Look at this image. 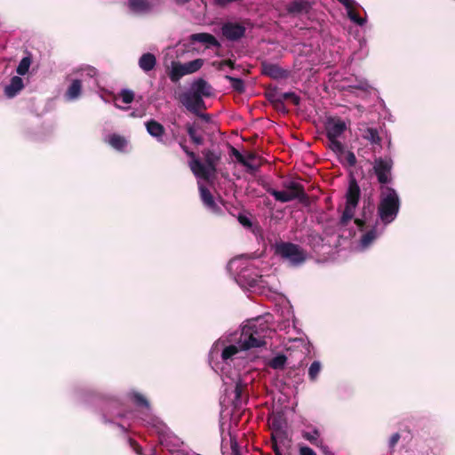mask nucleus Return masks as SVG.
<instances>
[{
  "label": "nucleus",
  "instance_id": "bf43d9fd",
  "mask_svg": "<svg viewBox=\"0 0 455 455\" xmlns=\"http://www.w3.org/2000/svg\"><path fill=\"white\" fill-rule=\"evenodd\" d=\"M232 454L233 455H241L238 449H236V448H232Z\"/></svg>",
  "mask_w": 455,
  "mask_h": 455
},
{
  "label": "nucleus",
  "instance_id": "f257e3e1",
  "mask_svg": "<svg viewBox=\"0 0 455 455\" xmlns=\"http://www.w3.org/2000/svg\"><path fill=\"white\" fill-rule=\"evenodd\" d=\"M270 331L267 323L258 320L243 326L238 339L240 349L248 350L265 346V339Z\"/></svg>",
  "mask_w": 455,
  "mask_h": 455
},
{
  "label": "nucleus",
  "instance_id": "6ab92c4d",
  "mask_svg": "<svg viewBox=\"0 0 455 455\" xmlns=\"http://www.w3.org/2000/svg\"><path fill=\"white\" fill-rule=\"evenodd\" d=\"M156 65V59L153 53L148 52L141 55L139 60L140 68L145 71L149 72L155 68Z\"/></svg>",
  "mask_w": 455,
  "mask_h": 455
},
{
  "label": "nucleus",
  "instance_id": "c03bdc74",
  "mask_svg": "<svg viewBox=\"0 0 455 455\" xmlns=\"http://www.w3.org/2000/svg\"><path fill=\"white\" fill-rule=\"evenodd\" d=\"M271 429L274 431H280L283 428V421L281 417L275 416L270 421Z\"/></svg>",
  "mask_w": 455,
  "mask_h": 455
},
{
  "label": "nucleus",
  "instance_id": "0eeeda50",
  "mask_svg": "<svg viewBox=\"0 0 455 455\" xmlns=\"http://www.w3.org/2000/svg\"><path fill=\"white\" fill-rule=\"evenodd\" d=\"M394 162L390 157H376L372 163V172L380 185V190L383 188H389L387 185L393 181L392 170Z\"/></svg>",
  "mask_w": 455,
  "mask_h": 455
},
{
  "label": "nucleus",
  "instance_id": "680f3d73",
  "mask_svg": "<svg viewBox=\"0 0 455 455\" xmlns=\"http://www.w3.org/2000/svg\"><path fill=\"white\" fill-rule=\"evenodd\" d=\"M172 136H173V138H174V139H176V138H177V133H174V132H173V133H172Z\"/></svg>",
  "mask_w": 455,
  "mask_h": 455
},
{
  "label": "nucleus",
  "instance_id": "ddd939ff",
  "mask_svg": "<svg viewBox=\"0 0 455 455\" xmlns=\"http://www.w3.org/2000/svg\"><path fill=\"white\" fill-rule=\"evenodd\" d=\"M191 42H199L206 44L207 47L216 46L219 47L220 44L214 36L209 33H196L190 36Z\"/></svg>",
  "mask_w": 455,
  "mask_h": 455
},
{
  "label": "nucleus",
  "instance_id": "5701e85b",
  "mask_svg": "<svg viewBox=\"0 0 455 455\" xmlns=\"http://www.w3.org/2000/svg\"><path fill=\"white\" fill-rule=\"evenodd\" d=\"M362 131H363V138L364 140H368L371 144L380 145L381 138H380L379 132L376 128L366 127V128L363 129Z\"/></svg>",
  "mask_w": 455,
  "mask_h": 455
},
{
  "label": "nucleus",
  "instance_id": "0e129e2a",
  "mask_svg": "<svg viewBox=\"0 0 455 455\" xmlns=\"http://www.w3.org/2000/svg\"><path fill=\"white\" fill-rule=\"evenodd\" d=\"M339 2H340V0H338Z\"/></svg>",
  "mask_w": 455,
  "mask_h": 455
},
{
  "label": "nucleus",
  "instance_id": "052dcab7",
  "mask_svg": "<svg viewBox=\"0 0 455 455\" xmlns=\"http://www.w3.org/2000/svg\"><path fill=\"white\" fill-rule=\"evenodd\" d=\"M202 130L201 125L196 122V131Z\"/></svg>",
  "mask_w": 455,
  "mask_h": 455
},
{
  "label": "nucleus",
  "instance_id": "f704fd0d",
  "mask_svg": "<svg viewBox=\"0 0 455 455\" xmlns=\"http://www.w3.org/2000/svg\"><path fill=\"white\" fill-rule=\"evenodd\" d=\"M30 64H31L30 57L22 58L19 63V66L17 67V69H16L17 73L20 76L26 75L29 69Z\"/></svg>",
  "mask_w": 455,
  "mask_h": 455
},
{
  "label": "nucleus",
  "instance_id": "864d4df0",
  "mask_svg": "<svg viewBox=\"0 0 455 455\" xmlns=\"http://www.w3.org/2000/svg\"><path fill=\"white\" fill-rule=\"evenodd\" d=\"M271 441H272L273 451L275 453L281 452L280 448H279V446L277 444V441H276L275 437L273 435H272V437H271Z\"/></svg>",
  "mask_w": 455,
  "mask_h": 455
},
{
  "label": "nucleus",
  "instance_id": "2f4dec72",
  "mask_svg": "<svg viewBox=\"0 0 455 455\" xmlns=\"http://www.w3.org/2000/svg\"><path fill=\"white\" fill-rule=\"evenodd\" d=\"M265 97L273 105L276 101L283 100V92H279L277 88H269L265 92Z\"/></svg>",
  "mask_w": 455,
  "mask_h": 455
},
{
  "label": "nucleus",
  "instance_id": "603ef678",
  "mask_svg": "<svg viewBox=\"0 0 455 455\" xmlns=\"http://www.w3.org/2000/svg\"><path fill=\"white\" fill-rule=\"evenodd\" d=\"M347 10L353 9L355 6V2L353 0H340L339 2Z\"/></svg>",
  "mask_w": 455,
  "mask_h": 455
},
{
  "label": "nucleus",
  "instance_id": "79ce46f5",
  "mask_svg": "<svg viewBox=\"0 0 455 455\" xmlns=\"http://www.w3.org/2000/svg\"><path fill=\"white\" fill-rule=\"evenodd\" d=\"M283 100H290L295 106H299L300 104V98L291 92H283Z\"/></svg>",
  "mask_w": 455,
  "mask_h": 455
},
{
  "label": "nucleus",
  "instance_id": "09e8293b",
  "mask_svg": "<svg viewBox=\"0 0 455 455\" xmlns=\"http://www.w3.org/2000/svg\"><path fill=\"white\" fill-rule=\"evenodd\" d=\"M346 159L349 166L353 167L356 164V157L352 151L347 153Z\"/></svg>",
  "mask_w": 455,
  "mask_h": 455
},
{
  "label": "nucleus",
  "instance_id": "a18cd8bd",
  "mask_svg": "<svg viewBox=\"0 0 455 455\" xmlns=\"http://www.w3.org/2000/svg\"><path fill=\"white\" fill-rule=\"evenodd\" d=\"M237 220L238 222L244 228H252V222L251 220H250L249 217H247L246 215L244 214H242L240 213L238 216H237Z\"/></svg>",
  "mask_w": 455,
  "mask_h": 455
},
{
  "label": "nucleus",
  "instance_id": "20e7f679",
  "mask_svg": "<svg viewBox=\"0 0 455 455\" xmlns=\"http://www.w3.org/2000/svg\"><path fill=\"white\" fill-rule=\"evenodd\" d=\"M204 164L199 159L200 166L197 168L193 164H189V168L196 178L209 180L212 176L217 172L218 164L221 159V153L210 148L202 150Z\"/></svg>",
  "mask_w": 455,
  "mask_h": 455
},
{
  "label": "nucleus",
  "instance_id": "5fc2aeb1",
  "mask_svg": "<svg viewBox=\"0 0 455 455\" xmlns=\"http://www.w3.org/2000/svg\"><path fill=\"white\" fill-rule=\"evenodd\" d=\"M196 116H197L206 123H209L211 121V116L209 114L202 113V111H199L198 114H196Z\"/></svg>",
  "mask_w": 455,
  "mask_h": 455
},
{
  "label": "nucleus",
  "instance_id": "37998d69",
  "mask_svg": "<svg viewBox=\"0 0 455 455\" xmlns=\"http://www.w3.org/2000/svg\"><path fill=\"white\" fill-rule=\"evenodd\" d=\"M319 433L317 430H315L313 433L304 432L303 437L309 441L312 444H317Z\"/></svg>",
  "mask_w": 455,
  "mask_h": 455
},
{
  "label": "nucleus",
  "instance_id": "f03ea898",
  "mask_svg": "<svg viewBox=\"0 0 455 455\" xmlns=\"http://www.w3.org/2000/svg\"><path fill=\"white\" fill-rule=\"evenodd\" d=\"M400 209L398 194L393 188H383L380 190L378 215L380 220L387 225L395 220Z\"/></svg>",
  "mask_w": 455,
  "mask_h": 455
},
{
  "label": "nucleus",
  "instance_id": "6e6d98bb",
  "mask_svg": "<svg viewBox=\"0 0 455 455\" xmlns=\"http://www.w3.org/2000/svg\"><path fill=\"white\" fill-rule=\"evenodd\" d=\"M245 158H246V159L251 163V161H254V160L258 159L259 157H258V156H257V154H256V153H254V152H249V153L246 155Z\"/></svg>",
  "mask_w": 455,
  "mask_h": 455
},
{
  "label": "nucleus",
  "instance_id": "c85d7f7f",
  "mask_svg": "<svg viewBox=\"0 0 455 455\" xmlns=\"http://www.w3.org/2000/svg\"><path fill=\"white\" fill-rule=\"evenodd\" d=\"M247 390V384L243 382L241 379H238L236 382H235V403L237 405L238 403H241L242 401V397H243V394Z\"/></svg>",
  "mask_w": 455,
  "mask_h": 455
},
{
  "label": "nucleus",
  "instance_id": "4be33fe9",
  "mask_svg": "<svg viewBox=\"0 0 455 455\" xmlns=\"http://www.w3.org/2000/svg\"><path fill=\"white\" fill-rule=\"evenodd\" d=\"M186 131L191 140V141L197 145H203L204 142V137L197 133L196 131V122H194L193 124L188 123L185 125Z\"/></svg>",
  "mask_w": 455,
  "mask_h": 455
},
{
  "label": "nucleus",
  "instance_id": "2eb2a0df",
  "mask_svg": "<svg viewBox=\"0 0 455 455\" xmlns=\"http://www.w3.org/2000/svg\"><path fill=\"white\" fill-rule=\"evenodd\" d=\"M199 191H200L201 200L203 201L204 204L206 207H208L214 212H217L220 210V207L215 203L211 191L206 187L200 186Z\"/></svg>",
  "mask_w": 455,
  "mask_h": 455
},
{
  "label": "nucleus",
  "instance_id": "a211bd4d",
  "mask_svg": "<svg viewBox=\"0 0 455 455\" xmlns=\"http://www.w3.org/2000/svg\"><path fill=\"white\" fill-rule=\"evenodd\" d=\"M188 74L189 73L185 63L181 64L180 62H172L169 77L172 82L177 83L182 76Z\"/></svg>",
  "mask_w": 455,
  "mask_h": 455
},
{
  "label": "nucleus",
  "instance_id": "dca6fc26",
  "mask_svg": "<svg viewBox=\"0 0 455 455\" xmlns=\"http://www.w3.org/2000/svg\"><path fill=\"white\" fill-rule=\"evenodd\" d=\"M212 86L203 78L197 79L192 85V92L200 97H210Z\"/></svg>",
  "mask_w": 455,
  "mask_h": 455
},
{
  "label": "nucleus",
  "instance_id": "ea45409f",
  "mask_svg": "<svg viewBox=\"0 0 455 455\" xmlns=\"http://www.w3.org/2000/svg\"><path fill=\"white\" fill-rule=\"evenodd\" d=\"M347 15L349 19L354 21L355 23L362 26L365 23V20L361 18L358 13L355 11V6L353 9L347 10Z\"/></svg>",
  "mask_w": 455,
  "mask_h": 455
},
{
  "label": "nucleus",
  "instance_id": "cd10ccee",
  "mask_svg": "<svg viewBox=\"0 0 455 455\" xmlns=\"http://www.w3.org/2000/svg\"><path fill=\"white\" fill-rule=\"evenodd\" d=\"M225 79L230 83L232 89L235 92L242 94L245 92V84L243 80L241 78H236L229 75H226Z\"/></svg>",
  "mask_w": 455,
  "mask_h": 455
},
{
  "label": "nucleus",
  "instance_id": "9d476101",
  "mask_svg": "<svg viewBox=\"0 0 455 455\" xmlns=\"http://www.w3.org/2000/svg\"><path fill=\"white\" fill-rule=\"evenodd\" d=\"M245 27L236 22H227L222 28V35L230 41H237L245 34Z\"/></svg>",
  "mask_w": 455,
  "mask_h": 455
},
{
  "label": "nucleus",
  "instance_id": "6e6552de",
  "mask_svg": "<svg viewBox=\"0 0 455 455\" xmlns=\"http://www.w3.org/2000/svg\"><path fill=\"white\" fill-rule=\"evenodd\" d=\"M180 102L191 113L198 114L199 111L206 109V105L202 97L197 93L188 92L180 96Z\"/></svg>",
  "mask_w": 455,
  "mask_h": 455
},
{
  "label": "nucleus",
  "instance_id": "c756f323",
  "mask_svg": "<svg viewBox=\"0 0 455 455\" xmlns=\"http://www.w3.org/2000/svg\"><path fill=\"white\" fill-rule=\"evenodd\" d=\"M287 361V357L284 355H278L273 357L267 363V365L274 370L283 369Z\"/></svg>",
  "mask_w": 455,
  "mask_h": 455
},
{
  "label": "nucleus",
  "instance_id": "58836bf2",
  "mask_svg": "<svg viewBox=\"0 0 455 455\" xmlns=\"http://www.w3.org/2000/svg\"><path fill=\"white\" fill-rule=\"evenodd\" d=\"M120 97L125 104H130L134 100V92L132 90L124 89L120 92Z\"/></svg>",
  "mask_w": 455,
  "mask_h": 455
},
{
  "label": "nucleus",
  "instance_id": "f8f14e48",
  "mask_svg": "<svg viewBox=\"0 0 455 455\" xmlns=\"http://www.w3.org/2000/svg\"><path fill=\"white\" fill-rule=\"evenodd\" d=\"M145 125L148 132L152 137L156 138L159 142H163V136L165 132L164 125L154 119L148 121Z\"/></svg>",
  "mask_w": 455,
  "mask_h": 455
},
{
  "label": "nucleus",
  "instance_id": "bb28decb",
  "mask_svg": "<svg viewBox=\"0 0 455 455\" xmlns=\"http://www.w3.org/2000/svg\"><path fill=\"white\" fill-rule=\"evenodd\" d=\"M81 91H82L81 81L78 79L73 80L66 92V96L69 100L77 99L81 94Z\"/></svg>",
  "mask_w": 455,
  "mask_h": 455
},
{
  "label": "nucleus",
  "instance_id": "f3484780",
  "mask_svg": "<svg viewBox=\"0 0 455 455\" xmlns=\"http://www.w3.org/2000/svg\"><path fill=\"white\" fill-rule=\"evenodd\" d=\"M231 154L235 157L236 161L241 164L243 166H244L247 171L251 173H254L256 172L259 166H260V164H254L252 163H250L246 158L245 156L240 153L239 150H237L236 148H235L234 147H231Z\"/></svg>",
  "mask_w": 455,
  "mask_h": 455
},
{
  "label": "nucleus",
  "instance_id": "9b49d317",
  "mask_svg": "<svg viewBox=\"0 0 455 455\" xmlns=\"http://www.w3.org/2000/svg\"><path fill=\"white\" fill-rule=\"evenodd\" d=\"M261 74L273 79L287 78L289 71L282 68L279 65L262 61L260 64Z\"/></svg>",
  "mask_w": 455,
  "mask_h": 455
},
{
  "label": "nucleus",
  "instance_id": "49530a36",
  "mask_svg": "<svg viewBox=\"0 0 455 455\" xmlns=\"http://www.w3.org/2000/svg\"><path fill=\"white\" fill-rule=\"evenodd\" d=\"M283 101L284 100H280L274 103L272 106L276 111L281 112L283 114H287L289 110L286 108Z\"/></svg>",
  "mask_w": 455,
  "mask_h": 455
},
{
  "label": "nucleus",
  "instance_id": "e433bc0d",
  "mask_svg": "<svg viewBox=\"0 0 455 455\" xmlns=\"http://www.w3.org/2000/svg\"><path fill=\"white\" fill-rule=\"evenodd\" d=\"M329 148L337 154H343L345 151L344 145L338 139H328Z\"/></svg>",
  "mask_w": 455,
  "mask_h": 455
},
{
  "label": "nucleus",
  "instance_id": "4c0bfd02",
  "mask_svg": "<svg viewBox=\"0 0 455 455\" xmlns=\"http://www.w3.org/2000/svg\"><path fill=\"white\" fill-rule=\"evenodd\" d=\"M185 64L187 66L188 73L192 74V73L196 72L197 70H199L202 68V66L204 64V60L202 59H196V60L188 61Z\"/></svg>",
  "mask_w": 455,
  "mask_h": 455
},
{
  "label": "nucleus",
  "instance_id": "412c9836",
  "mask_svg": "<svg viewBox=\"0 0 455 455\" xmlns=\"http://www.w3.org/2000/svg\"><path fill=\"white\" fill-rule=\"evenodd\" d=\"M129 8L137 13L148 12L151 9L148 0H129Z\"/></svg>",
  "mask_w": 455,
  "mask_h": 455
},
{
  "label": "nucleus",
  "instance_id": "a878e982",
  "mask_svg": "<svg viewBox=\"0 0 455 455\" xmlns=\"http://www.w3.org/2000/svg\"><path fill=\"white\" fill-rule=\"evenodd\" d=\"M185 142H186V138L182 137L180 139V140L179 141V145H180V148L184 151V153L190 158V160L188 162V165L193 164V165L196 166L197 168L201 167L200 164H199V158L196 156L195 152L191 151L188 148V146L185 144Z\"/></svg>",
  "mask_w": 455,
  "mask_h": 455
},
{
  "label": "nucleus",
  "instance_id": "a19ab883",
  "mask_svg": "<svg viewBox=\"0 0 455 455\" xmlns=\"http://www.w3.org/2000/svg\"><path fill=\"white\" fill-rule=\"evenodd\" d=\"M134 403L139 406L149 408L148 401L140 393H134L132 395Z\"/></svg>",
  "mask_w": 455,
  "mask_h": 455
},
{
  "label": "nucleus",
  "instance_id": "de8ad7c7",
  "mask_svg": "<svg viewBox=\"0 0 455 455\" xmlns=\"http://www.w3.org/2000/svg\"><path fill=\"white\" fill-rule=\"evenodd\" d=\"M400 438H401V435H400L399 433H395V434H393L391 435V437L389 439V443H388L389 448L391 450H394V448L395 447V445L399 442Z\"/></svg>",
  "mask_w": 455,
  "mask_h": 455
},
{
  "label": "nucleus",
  "instance_id": "13d9d810",
  "mask_svg": "<svg viewBox=\"0 0 455 455\" xmlns=\"http://www.w3.org/2000/svg\"><path fill=\"white\" fill-rule=\"evenodd\" d=\"M189 2L190 0H175L176 4L178 5H184Z\"/></svg>",
  "mask_w": 455,
  "mask_h": 455
},
{
  "label": "nucleus",
  "instance_id": "7ed1b4c3",
  "mask_svg": "<svg viewBox=\"0 0 455 455\" xmlns=\"http://www.w3.org/2000/svg\"><path fill=\"white\" fill-rule=\"evenodd\" d=\"M283 187L287 191H278L269 185H264L266 191L281 203H288L298 199L300 203L307 204L308 196L306 194L303 185L295 181H284Z\"/></svg>",
  "mask_w": 455,
  "mask_h": 455
},
{
  "label": "nucleus",
  "instance_id": "4d7b16f0",
  "mask_svg": "<svg viewBox=\"0 0 455 455\" xmlns=\"http://www.w3.org/2000/svg\"><path fill=\"white\" fill-rule=\"evenodd\" d=\"M322 450L324 455H334V453L331 451L327 446L322 447Z\"/></svg>",
  "mask_w": 455,
  "mask_h": 455
},
{
  "label": "nucleus",
  "instance_id": "aec40b11",
  "mask_svg": "<svg viewBox=\"0 0 455 455\" xmlns=\"http://www.w3.org/2000/svg\"><path fill=\"white\" fill-rule=\"evenodd\" d=\"M374 211L373 204H371V202H368L367 205H363V211H362V218H356L355 219L354 222L358 227L360 230H363L366 221L371 218Z\"/></svg>",
  "mask_w": 455,
  "mask_h": 455
},
{
  "label": "nucleus",
  "instance_id": "393cba45",
  "mask_svg": "<svg viewBox=\"0 0 455 455\" xmlns=\"http://www.w3.org/2000/svg\"><path fill=\"white\" fill-rule=\"evenodd\" d=\"M109 145L118 151H124L127 146V140L124 136L119 134H112L108 139Z\"/></svg>",
  "mask_w": 455,
  "mask_h": 455
},
{
  "label": "nucleus",
  "instance_id": "c9c22d12",
  "mask_svg": "<svg viewBox=\"0 0 455 455\" xmlns=\"http://www.w3.org/2000/svg\"><path fill=\"white\" fill-rule=\"evenodd\" d=\"M238 352H239V348L235 345H229L222 350L221 358L224 361H226L228 359H231Z\"/></svg>",
  "mask_w": 455,
  "mask_h": 455
},
{
  "label": "nucleus",
  "instance_id": "423d86ee",
  "mask_svg": "<svg viewBox=\"0 0 455 455\" xmlns=\"http://www.w3.org/2000/svg\"><path fill=\"white\" fill-rule=\"evenodd\" d=\"M345 197L346 205L339 220V224L343 227H346L354 218L355 208L357 207L361 197L360 187L354 177L349 180Z\"/></svg>",
  "mask_w": 455,
  "mask_h": 455
},
{
  "label": "nucleus",
  "instance_id": "473e14b6",
  "mask_svg": "<svg viewBox=\"0 0 455 455\" xmlns=\"http://www.w3.org/2000/svg\"><path fill=\"white\" fill-rule=\"evenodd\" d=\"M376 238H377V231H376L375 228H372L371 230L367 231L364 235H363V236L361 238V244L363 247H367Z\"/></svg>",
  "mask_w": 455,
  "mask_h": 455
},
{
  "label": "nucleus",
  "instance_id": "e2e57ef3",
  "mask_svg": "<svg viewBox=\"0 0 455 455\" xmlns=\"http://www.w3.org/2000/svg\"><path fill=\"white\" fill-rule=\"evenodd\" d=\"M275 455H282V452L275 453Z\"/></svg>",
  "mask_w": 455,
  "mask_h": 455
},
{
  "label": "nucleus",
  "instance_id": "1a4fd4ad",
  "mask_svg": "<svg viewBox=\"0 0 455 455\" xmlns=\"http://www.w3.org/2000/svg\"><path fill=\"white\" fill-rule=\"evenodd\" d=\"M328 139H339L347 130L346 123L339 117H328L324 124Z\"/></svg>",
  "mask_w": 455,
  "mask_h": 455
},
{
  "label": "nucleus",
  "instance_id": "72a5a7b5",
  "mask_svg": "<svg viewBox=\"0 0 455 455\" xmlns=\"http://www.w3.org/2000/svg\"><path fill=\"white\" fill-rule=\"evenodd\" d=\"M218 70H223L224 67H228L231 69H239L241 67L236 65L235 62L230 59L223 60L221 61H215L212 64Z\"/></svg>",
  "mask_w": 455,
  "mask_h": 455
},
{
  "label": "nucleus",
  "instance_id": "39448f33",
  "mask_svg": "<svg viewBox=\"0 0 455 455\" xmlns=\"http://www.w3.org/2000/svg\"><path fill=\"white\" fill-rule=\"evenodd\" d=\"M274 252L292 267L302 265L307 259V252L299 245L291 242H279L274 245Z\"/></svg>",
  "mask_w": 455,
  "mask_h": 455
},
{
  "label": "nucleus",
  "instance_id": "8fccbe9b",
  "mask_svg": "<svg viewBox=\"0 0 455 455\" xmlns=\"http://www.w3.org/2000/svg\"><path fill=\"white\" fill-rule=\"evenodd\" d=\"M300 455H316L313 449L307 446H300L299 448Z\"/></svg>",
  "mask_w": 455,
  "mask_h": 455
},
{
  "label": "nucleus",
  "instance_id": "b1692460",
  "mask_svg": "<svg viewBox=\"0 0 455 455\" xmlns=\"http://www.w3.org/2000/svg\"><path fill=\"white\" fill-rule=\"evenodd\" d=\"M308 8V4L306 1L302 0H294L290 3L287 6V11L292 14H299L303 12H307Z\"/></svg>",
  "mask_w": 455,
  "mask_h": 455
},
{
  "label": "nucleus",
  "instance_id": "7c9ffc66",
  "mask_svg": "<svg viewBox=\"0 0 455 455\" xmlns=\"http://www.w3.org/2000/svg\"><path fill=\"white\" fill-rule=\"evenodd\" d=\"M321 371H322L321 363L319 361H314L310 364L309 369H308V378H309L310 381L315 382L317 379L318 375L321 372Z\"/></svg>",
  "mask_w": 455,
  "mask_h": 455
},
{
  "label": "nucleus",
  "instance_id": "4468645a",
  "mask_svg": "<svg viewBox=\"0 0 455 455\" xmlns=\"http://www.w3.org/2000/svg\"><path fill=\"white\" fill-rule=\"evenodd\" d=\"M24 87L23 81L20 76L12 77L10 84L4 88V94L8 98H13Z\"/></svg>",
  "mask_w": 455,
  "mask_h": 455
},
{
  "label": "nucleus",
  "instance_id": "3c124183",
  "mask_svg": "<svg viewBox=\"0 0 455 455\" xmlns=\"http://www.w3.org/2000/svg\"><path fill=\"white\" fill-rule=\"evenodd\" d=\"M129 442L131 446L138 454H142V448L135 440L130 439Z\"/></svg>",
  "mask_w": 455,
  "mask_h": 455
}]
</instances>
